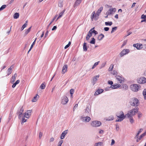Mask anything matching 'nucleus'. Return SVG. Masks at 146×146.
I'll list each match as a JSON object with an SVG mask.
<instances>
[{
    "label": "nucleus",
    "mask_w": 146,
    "mask_h": 146,
    "mask_svg": "<svg viewBox=\"0 0 146 146\" xmlns=\"http://www.w3.org/2000/svg\"><path fill=\"white\" fill-rule=\"evenodd\" d=\"M138 110V108L137 107H135L129 111L128 113L126 115V116L127 117H131V116L135 115L137 113Z\"/></svg>",
    "instance_id": "obj_1"
},
{
    "label": "nucleus",
    "mask_w": 146,
    "mask_h": 146,
    "mask_svg": "<svg viewBox=\"0 0 146 146\" xmlns=\"http://www.w3.org/2000/svg\"><path fill=\"white\" fill-rule=\"evenodd\" d=\"M116 116L119 118L116 119V122H120L122 121L125 117H127L126 115H124L123 112L120 111L116 114Z\"/></svg>",
    "instance_id": "obj_2"
},
{
    "label": "nucleus",
    "mask_w": 146,
    "mask_h": 146,
    "mask_svg": "<svg viewBox=\"0 0 146 146\" xmlns=\"http://www.w3.org/2000/svg\"><path fill=\"white\" fill-rule=\"evenodd\" d=\"M130 103L131 106H137L139 104V102L137 99L134 98L131 99Z\"/></svg>",
    "instance_id": "obj_3"
},
{
    "label": "nucleus",
    "mask_w": 146,
    "mask_h": 146,
    "mask_svg": "<svg viewBox=\"0 0 146 146\" xmlns=\"http://www.w3.org/2000/svg\"><path fill=\"white\" fill-rule=\"evenodd\" d=\"M102 123L100 121H92L91 125L93 127H98L101 125Z\"/></svg>",
    "instance_id": "obj_4"
},
{
    "label": "nucleus",
    "mask_w": 146,
    "mask_h": 146,
    "mask_svg": "<svg viewBox=\"0 0 146 146\" xmlns=\"http://www.w3.org/2000/svg\"><path fill=\"white\" fill-rule=\"evenodd\" d=\"M99 16V15L97 14V13H95V11H93L92 13V15L91 16V19L92 21H93L94 18L95 20H97Z\"/></svg>",
    "instance_id": "obj_5"
},
{
    "label": "nucleus",
    "mask_w": 146,
    "mask_h": 146,
    "mask_svg": "<svg viewBox=\"0 0 146 146\" xmlns=\"http://www.w3.org/2000/svg\"><path fill=\"white\" fill-rule=\"evenodd\" d=\"M139 88L138 86L136 84H134L131 86V90L134 92L137 91Z\"/></svg>",
    "instance_id": "obj_6"
},
{
    "label": "nucleus",
    "mask_w": 146,
    "mask_h": 146,
    "mask_svg": "<svg viewBox=\"0 0 146 146\" xmlns=\"http://www.w3.org/2000/svg\"><path fill=\"white\" fill-rule=\"evenodd\" d=\"M116 11V9L115 8H112L110 9L107 12V13L108 15H111L115 13Z\"/></svg>",
    "instance_id": "obj_7"
},
{
    "label": "nucleus",
    "mask_w": 146,
    "mask_h": 146,
    "mask_svg": "<svg viewBox=\"0 0 146 146\" xmlns=\"http://www.w3.org/2000/svg\"><path fill=\"white\" fill-rule=\"evenodd\" d=\"M133 46L136 47L138 50H140L143 48V45L141 44L137 43V44H134Z\"/></svg>",
    "instance_id": "obj_8"
},
{
    "label": "nucleus",
    "mask_w": 146,
    "mask_h": 146,
    "mask_svg": "<svg viewBox=\"0 0 146 146\" xmlns=\"http://www.w3.org/2000/svg\"><path fill=\"white\" fill-rule=\"evenodd\" d=\"M68 98L66 96H64L62 99L61 103L63 104H65L68 102Z\"/></svg>",
    "instance_id": "obj_9"
},
{
    "label": "nucleus",
    "mask_w": 146,
    "mask_h": 146,
    "mask_svg": "<svg viewBox=\"0 0 146 146\" xmlns=\"http://www.w3.org/2000/svg\"><path fill=\"white\" fill-rule=\"evenodd\" d=\"M146 82V78L142 77L140 78L138 80V82L139 84H144Z\"/></svg>",
    "instance_id": "obj_10"
},
{
    "label": "nucleus",
    "mask_w": 146,
    "mask_h": 146,
    "mask_svg": "<svg viewBox=\"0 0 146 146\" xmlns=\"http://www.w3.org/2000/svg\"><path fill=\"white\" fill-rule=\"evenodd\" d=\"M129 52V49H123L120 53V55L121 56H122L128 53Z\"/></svg>",
    "instance_id": "obj_11"
},
{
    "label": "nucleus",
    "mask_w": 146,
    "mask_h": 146,
    "mask_svg": "<svg viewBox=\"0 0 146 146\" xmlns=\"http://www.w3.org/2000/svg\"><path fill=\"white\" fill-rule=\"evenodd\" d=\"M116 77L119 83H121L124 81V78L123 77L119 76H117Z\"/></svg>",
    "instance_id": "obj_12"
},
{
    "label": "nucleus",
    "mask_w": 146,
    "mask_h": 146,
    "mask_svg": "<svg viewBox=\"0 0 146 146\" xmlns=\"http://www.w3.org/2000/svg\"><path fill=\"white\" fill-rule=\"evenodd\" d=\"M31 110H27L25 113L24 117H25L27 118H29L31 115Z\"/></svg>",
    "instance_id": "obj_13"
},
{
    "label": "nucleus",
    "mask_w": 146,
    "mask_h": 146,
    "mask_svg": "<svg viewBox=\"0 0 146 146\" xmlns=\"http://www.w3.org/2000/svg\"><path fill=\"white\" fill-rule=\"evenodd\" d=\"M68 68V65L67 64H66L63 66L62 67V73L64 74L67 71V69Z\"/></svg>",
    "instance_id": "obj_14"
},
{
    "label": "nucleus",
    "mask_w": 146,
    "mask_h": 146,
    "mask_svg": "<svg viewBox=\"0 0 146 146\" xmlns=\"http://www.w3.org/2000/svg\"><path fill=\"white\" fill-rule=\"evenodd\" d=\"M120 85L119 84H114L111 85L110 88L113 89H115L120 87Z\"/></svg>",
    "instance_id": "obj_15"
},
{
    "label": "nucleus",
    "mask_w": 146,
    "mask_h": 146,
    "mask_svg": "<svg viewBox=\"0 0 146 146\" xmlns=\"http://www.w3.org/2000/svg\"><path fill=\"white\" fill-rule=\"evenodd\" d=\"M99 76L100 75H98L95 76L93 78L92 82L93 84H94L96 83V81L98 80V78L99 77Z\"/></svg>",
    "instance_id": "obj_16"
},
{
    "label": "nucleus",
    "mask_w": 146,
    "mask_h": 146,
    "mask_svg": "<svg viewBox=\"0 0 146 146\" xmlns=\"http://www.w3.org/2000/svg\"><path fill=\"white\" fill-rule=\"evenodd\" d=\"M67 130H65L62 133L60 137L61 139H63L64 138L65 135L67 133Z\"/></svg>",
    "instance_id": "obj_17"
},
{
    "label": "nucleus",
    "mask_w": 146,
    "mask_h": 146,
    "mask_svg": "<svg viewBox=\"0 0 146 146\" xmlns=\"http://www.w3.org/2000/svg\"><path fill=\"white\" fill-rule=\"evenodd\" d=\"M39 98V96L38 94H36V95L33 98L32 100V101L33 102H36Z\"/></svg>",
    "instance_id": "obj_18"
},
{
    "label": "nucleus",
    "mask_w": 146,
    "mask_h": 146,
    "mask_svg": "<svg viewBox=\"0 0 146 146\" xmlns=\"http://www.w3.org/2000/svg\"><path fill=\"white\" fill-rule=\"evenodd\" d=\"M24 111V109L23 107H22L20 109L18 113V115L19 117V118L21 117V115H22L23 112Z\"/></svg>",
    "instance_id": "obj_19"
},
{
    "label": "nucleus",
    "mask_w": 146,
    "mask_h": 146,
    "mask_svg": "<svg viewBox=\"0 0 146 146\" xmlns=\"http://www.w3.org/2000/svg\"><path fill=\"white\" fill-rule=\"evenodd\" d=\"M13 68V65L11 66L8 69V75L10 74L12 72V69Z\"/></svg>",
    "instance_id": "obj_20"
},
{
    "label": "nucleus",
    "mask_w": 146,
    "mask_h": 146,
    "mask_svg": "<svg viewBox=\"0 0 146 146\" xmlns=\"http://www.w3.org/2000/svg\"><path fill=\"white\" fill-rule=\"evenodd\" d=\"M82 0H76V2L75 3L74 5V7H75L76 6H77L81 3Z\"/></svg>",
    "instance_id": "obj_21"
},
{
    "label": "nucleus",
    "mask_w": 146,
    "mask_h": 146,
    "mask_svg": "<svg viewBox=\"0 0 146 146\" xmlns=\"http://www.w3.org/2000/svg\"><path fill=\"white\" fill-rule=\"evenodd\" d=\"M65 10H64L62 12L60 13L59 14V16L57 18V19L56 21H57L59 19L61 18L62 16L63 15H64V12H65Z\"/></svg>",
    "instance_id": "obj_22"
},
{
    "label": "nucleus",
    "mask_w": 146,
    "mask_h": 146,
    "mask_svg": "<svg viewBox=\"0 0 146 146\" xmlns=\"http://www.w3.org/2000/svg\"><path fill=\"white\" fill-rule=\"evenodd\" d=\"M104 36L103 34H101L98 35V39L99 40H101L103 39Z\"/></svg>",
    "instance_id": "obj_23"
},
{
    "label": "nucleus",
    "mask_w": 146,
    "mask_h": 146,
    "mask_svg": "<svg viewBox=\"0 0 146 146\" xmlns=\"http://www.w3.org/2000/svg\"><path fill=\"white\" fill-rule=\"evenodd\" d=\"M83 120L85 121L86 122H89L91 120V118L88 116L84 117L83 119Z\"/></svg>",
    "instance_id": "obj_24"
},
{
    "label": "nucleus",
    "mask_w": 146,
    "mask_h": 146,
    "mask_svg": "<svg viewBox=\"0 0 146 146\" xmlns=\"http://www.w3.org/2000/svg\"><path fill=\"white\" fill-rule=\"evenodd\" d=\"M83 48L84 50L86 51L87 50V43L86 42H84L83 44Z\"/></svg>",
    "instance_id": "obj_25"
},
{
    "label": "nucleus",
    "mask_w": 146,
    "mask_h": 146,
    "mask_svg": "<svg viewBox=\"0 0 146 146\" xmlns=\"http://www.w3.org/2000/svg\"><path fill=\"white\" fill-rule=\"evenodd\" d=\"M114 117L113 116H111L106 118V120L107 121L112 120L114 119Z\"/></svg>",
    "instance_id": "obj_26"
},
{
    "label": "nucleus",
    "mask_w": 146,
    "mask_h": 146,
    "mask_svg": "<svg viewBox=\"0 0 146 146\" xmlns=\"http://www.w3.org/2000/svg\"><path fill=\"white\" fill-rule=\"evenodd\" d=\"M19 14L18 13H15L13 15V17L15 19H17L19 18Z\"/></svg>",
    "instance_id": "obj_27"
},
{
    "label": "nucleus",
    "mask_w": 146,
    "mask_h": 146,
    "mask_svg": "<svg viewBox=\"0 0 146 146\" xmlns=\"http://www.w3.org/2000/svg\"><path fill=\"white\" fill-rule=\"evenodd\" d=\"M20 82V80H18L16 81L15 82L14 84L12 86V87L13 88H14L15 87L16 85L18 84Z\"/></svg>",
    "instance_id": "obj_28"
},
{
    "label": "nucleus",
    "mask_w": 146,
    "mask_h": 146,
    "mask_svg": "<svg viewBox=\"0 0 146 146\" xmlns=\"http://www.w3.org/2000/svg\"><path fill=\"white\" fill-rule=\"evenodd\" d=\"M45 83H42L40 86V88L41 89H44L45 88Z\"/></svg>",
    "instance_id": "obj_29"
},
{
    "label": "nucleus",
    "mask_w": 146,
    "mask_h": 146,
    "mask_svg": "<svg viewBox=\"0 0 146 146\" xmlns=\"http://www.w3.org/2000/svg\"><path fill=\"white\" fill-rule=\"evenodd\" d=\"M103 143L101 142H99L96 143L95 144L94 146H102V145Z\"/></svg>",
    "instance_id": "obj_30"
},
{
    "label": "nucleus",
    "mask_w": 146,
    "mask_h": 146,
    "mask_svg": "<svg viewBox=\"0 0 146 146\" xmlns=\"http://www.w3.org/2000/svg\"><path fill=\"white\" fill-rule=\"evenodd\" d=\"M31 27V26L28 29L25 30V34L26 35H27L30 32Z\"/></svg>",
    "instance_id": "obj_31"
},
{
    "label": "nucleus",
    "mask_w": 146,
    "mask_h": 146,
    "mask_svg": "<svg viewBox=\"0 0 146 146\" xmlns=\"http://www.w3.org/2000/svg\"><path fill=\"white\" fill-rule=\"evenodd\" d=\"M143 95L144 96V99H146V89H145L143 91Z\"/></svg>",
    "instance_id": "obj_32"
},
{
    "label": "nucleus",
    "mask_w": 146,
    "mask_h": 146,
    "mask_svg": "<svg viewBox=\"0 0 146 146\" xmlns=\"http://www.w3.org/2000/svg\"><path fill=\"white\" fill-rule=\"evenodd\" d=\"M113 68V64H111L110 65V67L109 68V69H108L109 71H111L112 70Z\"/></svg>",
    "instance_id": "obj_33"
},
{
    "label": "nucleus",
    "mask_w": 146,
    "mask_h": 146,
    "mask_svg": "<svg viewBox=\"0 0 146 146\" xmlns=\"http://www.w3.org/2000/svg\"><path fill=\"white\" fill-rule=\"evenodd\" d=\"M146 135V131L142 134L140 136L139 138V140H140L144 136Z\"/></svg>",
    "instance_id": "obj_34"
},
{
    "label": "nucleus",
    "mask_w": 146,
    "mask_h": 146,
    "mask_svg": "<svg viewBox=\"0 0 146 146\" xmlns=\"http://www.w3.org/2000/svg\"><path fill=\"white\" fill-rule=\"evenodd\" d=\"M94 29V28H92L90 30H91V31L92 32V33H94L95 34V35L98 34V32L97 31H96L95 30H93Z\"/></svg>",
    "instance_id": "obj_35"
},
{
    "label": "nucleus",
    "mask_w": 146,
    "mask_h": 146,
    "mask_svg": "<svg viewBox=\"0 0 146 146\" xmlns=\"http://www.w3.org/2000/svg\"><path fill=\"white\" fill-rule=\"evenodd\" d=\"M105 24L106 25L111 26L112 24V22H106Z\"/></svg>",
    "instance_id": "obj_36"
},
{
    "label": "nucleus",
    "mask_w": 146,
    "mask_h": 146,
    "mask_svg": "<svg viewBox=\"0 0 146 146\" xmlns=\"http://www.w3.org/2000/svg\"><path fill=\"white\" fill-rule=\"evenodd\" d=\"M100 62L99 61H98L97 62H95L93 66H92V69H94L98 65L99 63Z\"/></svg>",
    "instance_id": "obj_37"
},
{
    "label": "nucleus",
    "mask_w": 146,
    "mask_h": 146,
    "mask_svg": "<svg viewBox=\"0 0 146 146\" xmlns=\"http://www.w3.org/2000/svg\"><path fill=\"white\" fill-rule=\"evenodd\" d=\"M90 43L92 44H95V38H92V40L90 41Z\"/></svg>",
    "instance_id": "obj_38"
},
{
    "label": "nucleus",
    "mask_w": 146,
    "mask_h": 146,
    "mask_svg": "<svg viewBox=\"0 0 146 146\" xmlns=\"http://www.w3.org/2000/svg\"><path fill=\"white\" fill-rule=\"evenodd\" d=\"M130 117V121L131 123L132 124L134 122V120H133V118L132 117V116L131 117Z\"/></svg>",
    "instance_id": "obj_39"
},
{
    "label": "nucleus",
    "mask_w": 146,
    "mask_h": 146,
    "mask_svg": "<svg viewBox=\"0 0 146 146\" xmlns=\"http://www.w3.org/2000/svg\"><path fill=\"white\" fill-rule=\"evenodd\" d=\"M74 90L73 89H70V93L71 94V96L72 97V95L74 92Z\"/></svg>",
    "instance_id": "obj_40"
},
{
    "label": "nucleus",
    "mask_w": 146,
    "mask_h": 146,
    "mask_svg": "<svg viewBox=\"0 0 146 146\" xmlns=\"http://www.w3.org/2000/svg\"><path fill=\"white\" fill-rule=\"evenodd\" d=\"M27 24L26 23L24 24L22 27L21 28V31L23 30L27 26Z\"/></svg>",
    "instance_id": "obj_41"
},
{
    "label": "nucleus",
    "mask_w": 146,
    "mask_h": 146,
    "mask_svg": "<svg viewBox=\"0 0 146 146\" xmlns=\"http://www.w3.org/2000/svg\"><path fill=\"white\" fill-rule=\"evenodd\" d=\"M92 32L91 30H90L87 35L90 37L92 36Z\"/></svg>",
    "instance_id": "obj_42"
},
{
    "label": "nucleus",
    "mask_w": 146,
    "mask_h": 146,
    "mask_svg": "<svg viewBox=\"0 0 146 146\" xmlns=\"http://www.w3.org/2000/svg\"><path fill=\"white\" fill-rule=\"evenodd\" d=\"M143 131V129H139V131H138L137 134L136 135V137L137 138L138 137V136L139 134L141 133V132Z\"/></svg>",
    "instance_id": "obj_43"
},
{
    "label": "nucleus",
    "mask_w": 146,
    "mask_h": 146,
    "mask_svg": "<svg viewBox=\"0 0 146 146\" xmlns=\"http://www.w3.org/2000/svg\"><path fill=\"white\" fill-rule=\"evenodd\" d=\"M71 44V43L70 42H69L68 44L66 45L64 47V48L66 49Z\"/></svg>",
    "instance_id": "obj_44"
},
{
    "label": "nucleus",
    "mask_w": 146,
    "mask_h": 146,
    "mask_svg": "<svg viewBox=\"0 0 146 146\" xmlns=\"http://www.w3.org/2000/svg\"><path fill=\"white\" fill-rule=\"evenodd\" d=\"M6 7V6L5 5H3L0 8V10H2L4 9Z\"/></svg>",
    "instance_id": "obj_45"
},
{
    "label": "nucleus",
    "mask_w": 146,
    "mask_h": 146,
    "mask_svg": "<svg viewBox=\"0 0 146 146\" xmlns=\"http://www.w3.org/2000/svg\"><path fill=\"white\" fill-rule=\"evenodd\" d=\"M111 74L114 75H116L117 74V72L113 70V72H112Z\"/></svg>",
    "instance_id": "obj_46"
},
{
    "label": "nucleus",
    "mask_w": 146,
    "mask_h": 146,
    "mask_svg": "<svg viewBox=\"0 0 146 146\" xmlns=\"http://www.w3.org/2000/svg\"><path fill=\"white\" fill-rule=\"evenodd\" d=\"M117 28V27H115L112 28V31H111V33H112L114 31H115L116 30Z\"/></svg>",
    "instance_id": "obj_47"
},
{
    "label": "nucleus",
    "mask_w": 146,
    "mask_h": 146,
    "mask_svg": "<svg viewBox=\"0 0 146 146\" xmlns=\"http://www.w3.org/2000/svg\"><path fill=\"white\" fill-rule=\"evenodd\" d=\"M58 6L60 7H61L63 6L62 2H59L58 3Z\"/></svg>",
    "instance_id": "obj_48"
},
{
    "label": "nucleus",
    "mask_w": 146,
    "mask_h": 146,
    "mask_svg": "<svg viewBox=\"0 0 146 146\" xmlns=\"http://www.w3.org/2000/svg\"><path fill=\"white\" fill-rule=\"evenodd\" d=\"M42 133L41 132H39V138L40 139L41 138V137L42 136Z\"/></svg>",
    "instance_id": "obj_49"
},
{
    "label": "nucleus",
    "mask_w": 146,
    "mask_h": 146,
    "mask_svg": "<svg viewBox=\"0 0 146 146\" xmlns=\"http://www.w3.org/2000/svg\"><path fill=\"white\" fill-rule=\"evenodd\" d=\"M63 140H61L59 141L58 143V146H61L62 144L63 143Z\"/></svg>",
    "instance_id": "obj_50"
},
{
    "label": "nucleus",
    "mask_w": 146,
    "mask_h": 146,
    "mask_svg": "<svg viewBox=\"0 0 146 146\" xmlns=\"http://www.w3.org/2000/svg\"><path fill=\"white\" fill-rule=\"evenodd\" d=\"M27 119H25L24 117H23L22 120V123L24 122H25L27 121Z\"/></svg>",
    "instance_id": "obj_51"
},
{
    "label": "nucleus",
    "mask_w": 146,
    "mask_h": 146,
    "mask_svg": "<svg viewBox=\"0 0 146 146\" xmlns=\"http://www.w3.org/2000/svg\"><path fill=\"white\" fill-rule=\"evenodd\" d=\"M141 19H146V15H144V14L142 15L141 16Z\"/></svg>",
    "instance_id": "obj_52"
},
{
    "label": "nucleus",
    "mask_w": 146,
    "mask_h": 146,
    "mask_svg": "<svg viewBox=\"0 0 146 146\" xmlns=\"http://www.w3.org/2000/svg\"><path fill=\"white\" fill-rule=\"evenodd\" d=\"M142 114L140 112H138V116L139 118H140L142 117Z\"/></svg>",
    "instance_id": "obj_53"
},
{
    "label": "nucleus",
    "mask_w": 146,
    "mask_h": 146,
    "mask_svg": "<svg viewBox=\"0 0 146 146\" xmlns=\"http://www.w3.org/2000/svg\"><path fill=\"white\" fill-rule=\"evenodd\" d=\"M100 94V92H99L98 90H97L95 93L94 95H97Z\"/></svg>",
    "instance_id": "obj_54"
},
{
    "label": "nucleus",
    "mask_w": 146,
    "mask_h": 146,
    "mask_svg": "<svg viewBox=\"0 0 146 146\" xmlns=\"http://www.w3.org/2000/svg\"><path fill=\"white\" fill-rule=\"evenodd\" d=\"M98 90V91L99 92H100V94L103 92L104 91V90L103 89H99Z\"/></svg>",
    "instance_id": "obj_55"
},
{
    "label": "nucleus",
    "mask_w": 146,
    "mask_h": 146,
    "mask_svg": "<svg viewBox=\"0 0 146 146\" xmlns=\"http://www.w3.org/2000/svg\"><path fill=\"white\" fill-rule=\"evenodd\" d=\"M115 143V141L114 139H112L111 140V145H113Z\"/></svg>",
    "instance_id": "obj_56"
},
{
    "label": "nucleus",
    "mask_w": 146,
    "mask_h": 146,
    "mask_svg": "<svg viewBox=\"0 0 146 146\" xmlns=\"http://www.w3.org/2000/svg\"><path fill=\"white\" fill-rule=\"evenodd\" d=\"M58 16V15H55V16H54V18H53V19L51 21H52V22H53L55 20V19L56 18V17H57Z\"/></svg>",
    "instance_id": "obj_57"
},
{
    "label": "nucleus",
    "mask_w": 146,
    "mask_h": 146,
    "mask_svg": "<svg viewBox=\"0 0 146 146\" xmlns=\"http://www.w3.org/2000/svg\"><path fill=\"white\" fill-rule=\"evenodd\" d=\"M109 29V28L108 27H106L104 28V30L106 31H108Z\"/></svg>",
    "instance_id": "obj_58"
},
{
    "label": "nucleus",
    "mask_w": 146,
    "mask_h": 146,
    "mask_svg": "<svg viewBox=\"0 0 146 146\" xmlns=\"http://www.w3.org/2000/svg\"><path fill=\"white\" fill-rule=\"evenodd\" d=\"M78 104H76L75 105V106H74L73 108V110L74 111L75 110V109H76L78 107Z\"/></svg>",
    "instance_id": "obj_59"
},
{
    "label": "nucleus",
    "mask_w": 146,
    "mask_h": 146,
    "mask_svg": "<svg viewBox=\"0 0 146 146\" xmlns=\"http://www.w3.org/2000/svg\"><path fill=\"white\" fill-rule=\"evenodd\" d=\"M57 29V27L56 26H54L52 29V31H54L56 30Z\"/></svg>",
    "instance_id": "obj_60"
},
{
    "label": "nucleus",
    "mask_w": 146,
    "mask_h": 146,
    "mask_svg": "<svg viewBox=\"0 0 146 146\" xmlns=\"http://www.w3.org/2000/svg\"><path fill=\"white\" fill-rule=\"evenodd\" d=\"M108 83L110 84L111 85L113 84V82L112 81H108Z\"/></svg>",
    "instance_id": "obj_61"
},
{
    "label": "nucleus",
    "mask_w": 146,
    "mask_h": 146,
    "mask_svg": "<svg viewBox=\"0 0 146 146\" xmlns=\"http://www.w3.org/2000/svg\"><path fill=\"white\" fill-rule=\"evenodd\" d=\"M101 11H100L99 10H98L97 12H96V13H97V14H98L99 15L100 14L101 12Z\"/></svg>",
    "instance_id": "obj_62"
},
{
    "label": "nucleus",
    "mask_w": 146,
    "mask_h": 146,
    "mask_svg": "<svg viewBox=\"0 0 146 146\" xmlns=\"http://www.w3.org/2000/svg\"><path fill=\"white\" fill-rule=\"evenodd\" d=\"M127 41H124L122 45V46H124L127 43Z\"/></svg>",
    "instance_id": "obj_63"
},
{
    "label": "nucleus",
    "mask_w": 146,
    "mask_h": 146,
    "mask_svg": "<svg viewBox=\"0 0 146 146\" xmlns=\"http://www.w3.org/2000/svg\"><path fill=\"white\" fill-rule=\"evenodd\" d=\"M16 79V78L13 76L12 77V80H12L13 81H14Z\"/></svg>",
    "instance_id": "obj_64"
}]
</instances>
